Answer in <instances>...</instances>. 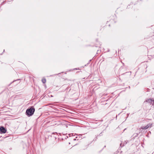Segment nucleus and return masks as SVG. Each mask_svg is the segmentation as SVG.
<instances>
[{
    "label": "nucleus",
    "mask_w": 154,
    "mask_h": 154,
    "mask_svg": "<svg viewBox=\"0 0 154 154\" xmlns=\"http://www.w3.org/2000/svg\"><path fill=\"white\" fill-rule=\"evenodd\" d=\"M35 111V109L33 107H31L26 110V113L28 116H30L33 115Z\"/></svg>",
    "instance_id": "nucleus-1"
},
{
    "label": "nucleus",
    "mask_w": 154,
    "mask_h": 154,
    "mask_svg": "<svg viewBox=\"0 0 154 154\" xmlns=\"http://www.w3.org/2000/svg\"><path fill=\"white\" fill-rule=\"evenodd\" d=\"M144 103L153 105L154 104V100L153 99H147L144 102Z\"/></svg>",
    "instance_id": "nucleus-2"
},
{
    "label": "nucleus",
    "mask_w": 154,
    "mask_h": 154,
    "mask_svg": "<svg viewBox=\"0 0 154 154\" xmlns=\"http://www.w3.org/2000/svg\"><path fill=\"white\" fill-rule=\"evenodd\" d=\"M151 125L150 124H148L147 125H146V126H144L142 127H141V128L143 129H147L149 127H150L151 126Z\"/></svg>",
    "instance_id": "nucleus-3"
},
{
    "label": "nucleus",
    "mask_w": 154,
    "mask_h": 154,
    "mask_svg": "<svg viewBox=\"0 0 154 154\" xmlns=\"http://www.w3.org/2000/svg\"><path fill=\"white\" fill-rule=\"evenodd\" d=\"M0 131L2 133H6V129L3 127H1L0 128Z\"/></svg>",
    "instance_id": "nucleus-4"
},
{
    "label": "nucleus",
    "mask_w": 154,
    "mask_h": 154,
    "mask_svg": "<svg viewBox=\"0 0 154 154\" xmlns=\"http://www.w3.org/2000/svg\"><path fill=\"white\" fill-rule=\"evenodd\" d=\"M42 82L43 83H45L46 82V80L45 79H42Z\"/></svg>",
    "instance_id": "nucleus-5"
},
{
    "label": "nucleus",
    "mask_w": 154,
    "mask_h": 154,
    "mask_svg": "<svg viewBox=\"0 0 154 154\" xmlns=\"http://www.w3.org/2000/svg\"><path fill=\"white\" fill-rule=\"evenodd\" d=\"M124 144H122V143H121L120 144V146H124Z\"/></svg>",
    "instance_id": "nucleus-6"
},
{
    "label": "nucleus",
    "mask_w": 154,
    "mask_h": 154,
    "mask_svg": "<svg viewBox=\"0 0 154 154\" xmlns=\"http://www.w3.org/2000/svg\"><path fill=\"white\" fill-rule=\"evenodd\" d=\"M127 143V142L126 141H125V142L124 143V144H126Z\"/></svg>",
    "instance_id": "nucleus-7"
},
{
    "label": "nucleus",
    "mask_w": 154,
    "mask_h": 154,
    "mask_svg": "<svg viewBox=\"0 0 154 154\" xmlns=\"http://www.w3.org/2000/svg\"><path fill=\"white\" fill-rule=\"evenodd\" d=\"M126 128H125V129L124 130V131L125 130H126Z\"/></svg>",
    "instance_id": "nucleus-8"
},
{
    "label": "nucleus",
    "mask_w": 154,
    "mask_h": 154,
    "mask_svg": "<svg viewBox=\"0 0 154 154\" xmlns=\"http://www.w3.org/2000/svg\"><path fill=\"white\" fill-rule=\"evenodd\" d=\"M76 140V139H74V140Z\"/></svg>",
    "instance_id": "nucleus-9"
},
{
    "label": "nucleus",
    "mask_w": 154,
    "mask_h": 154,
    "mask_svg": "<svg viewBox=\"0 0 154 154\" xmlns=\"http://www.w3.org/2000/svg\"><path fill=\"white\" fill-rule=\"evenodd\" d=\"M153 89H154V88H153Z\"/></svg>",
    "instance_id": "nucleus-10"
}]
</instances>
